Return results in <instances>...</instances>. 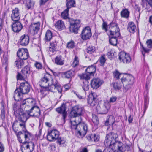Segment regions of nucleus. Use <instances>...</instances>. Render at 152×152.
<instances>
[{"label":"nucleus","mask_w":152,"mask_h":152,"mask_svg":"<svg viewBox=\"0 0 152 152\" xmlns=\"http://www.w3.org/2000/svg\"><path fill=\"white\" fill-rule=\"evenodd\" d=\"M40 23L39 22L31 24L30 26L29 29L34 32V33H37L40 29Z\"/></svg>","instance_id":"obj_31"},{"label":"nucleus","mask_w":152,"mask_h":152,"mask_svg":"<svg viewBox=\"0 0 152 152\" xmlns=\"http://www.w3.org/2000/svg\"><path fill=\"white\" fill-rule=\"evenodd\" d=\"M24 64V62L21 60L18 59L15 62V64L17 67L18 68H21V66H23Z\"/></svg>","instance_id":"obj_48"},{"label":"nucleus","mask_w":152,"mask_h":152,"mask_svg":"<svg viewBox=\"0 0 152 152\" xmlns=\"http://www.w3.org/2000/svg\"><path fill=\"white\" fill-rule=\"evenodd\" d=\"M117 99V97L115 96L111 97L109 100V102L110 103H113L116 101Z\"/></svg>","instance_id":"obj_63"},{"label":"nucleus","mask_w":152,"mask_h":152,"mask_svg":"<svg viewBox=\"0 0 152 152\" xmlns=\"http://www.w3.org/2000/svg\"><path fill=\"white\" fill-rule=\"evenodd\" d=\"M141 4L142 7H146V8L148 10L147 4L148 0H141Z\"/></svg>","instance_id":"obj_57"},{"label":"nucleus","mask_w":152,"mask_h":152,"mask_svg":"<svg viewBox=\"0 0 152 152\" xmlns=\"http://www.w3.org/2000/svg\"><path fill=\"white\" fill-rule=\"evenodd\" d=\"M107 55L109 58L110 59L113 58L114 55L113 51L111 50L110 51H109L107 53Z\"/></svg>","instance_id":"obj_62"},{"label":"nucleus","mask_w":152,"mask_h":152,"mask_svg":"<svg viewBox=\"0 0 152 152\" xmlns=\"http://www.w3.org/2000/svg\"><path fill=\"white\" fill-rule=\"evenodd\" d=\"M102 83V80L99 78H94L91 81V87L93 89H96L99 88Z\"/></svg>","instance_id":"obj_21"},{"label":"nucleus","mask_w":152,"mask_h":152,"mask_svg":"<svg viewBox=\"0 0 152 152\" xmlns=\"http://www.w3.org/2000/svg\"><path fill=\"white\" fill-rule=\"evenodd\" d=\"M59 132L57 130L54 129L48 132L47 135V139L50 142L56 141L59 137Z\"/></svg>","instance_id":"obj_17"},{"label":"nucleus","mask_w":152,"mask_h":152,"mask_svg":"<svg viewBox=\"0 0 152 152\" xmlns=\"http://www.w3.org/2000/svg\"><path fill=\"white\" fill-rule=\"evenodd\" d=\"M75 47V43L74 41L71 40L68 42L66 45V47L69 49H72Z\"/></svg>","instance_id":"obj_51"},{"label":"nucleus","mask_w":152,"mask_h":152,"mask_svg":"<svg viewBox=\"0 0 152 152\" xmlns=\"http://www.w3.org/2000/svg\"><path fill=\"white\" fill-rule=\"evenodd\" d=\"M114 76V77L116 79H118L119 78V77L121 76V74H120L119 72L116 71L113 73Z\"/></svg>","instance_id":"obj_61"},{"label":"nucleus","mask_w":152,"mask_h":152,"mask_svg":"<svg viewBox=\"0 0 152 152\" xmlns=\"http://www.w3.org/2000/svg\"><path fill=\"white\" fill-rule=\"evenodd\" d=\"M53 37V34L51 31L48 30L46 32L44 40L46 42L50 41Z\"/></svg>","instance_id":"obj_35"},{"label":"nucleus","mask_w":152,"mask_h":152,"mask_svg":"<svg viewBox=\"0 0 152 152\" xmlns=\"http://www.w3.org/2000/svg\"><path fill=\"white\" fill-rule=\"evenodd\" d=\"M57 140V142L58 143L59 145L64 144L65 142V140L63 137H58Z\"/></svg>","instance_id":"obj_56"},{"label":"nucleus","mask_w":152,"mask_h":152,"mask_svg":"<svg viewBox=\"0 0 152 152\" xmlns=\"http://www.w3.org/2000/svg\"><path fill=\"white\" fill-rule=\"evenodd\" d=\"M136 26L133 22H130L128 24L127 30L131 33H134L135 32Z\"/></svg>","instance_id":"obj_34"},{"label":"nucleus","mask_w":152,"mask_h":152,"mask_svg":"<svg viewBox=\"0 0 152 152\" xmlns=\"http://www.w3.org/2000/svg\"><path fill=\"white\" fill-rule=\"evenodd\" d=\"M57 43L56 41L50 43V45L48 51V54L50 56L55 54L57 50Z\"/></svg>","instance_id":"obj_23"},{"label":"nucleus","mask_w":152,"mask_h":152,"mask_svg":"<svg viewBox=\"0 0 152 152\" xmlns=\"http://www.w3.org/2000/svg\"><path fill=\"white\" fill-rule=\"evenodd\" d=\"M48 86H44V87H41V89L40 90V92L42 94H44L45 91H49V87Z\"/></svg>","instance_id":"obj_52"},{"label":"nucleus","mask_w":152,"mask_h":152,"mask_svg":"<svg viewBox=\"0 0 152 152\" xmlns=\"http://www.w3.org/2000/svg\"><path fill=\"white\" fill-rule=\"evenodd\" d=\"M72 130L75 131L76 135L78 137L82 138L85 135L88 131V126L85 123L79 124L77 126L73 125Z\"/></svg>","instance_id":"obj_3"},{"label":"nucleus","mask_w":152,"mask_h":152,"mask_svg":"<svg viewBox=\"0 0 152 152\" xmlns=\"http://www.w3.org/2000/svg\"><path fill=\"white\" fill-rule=\"evenodd\" d=\"M92 121L95 124L97 125L99 124V120L97 116L95 114L92 115Z\"/></svg>","instance_id":"obj_50"},{"label":"nucleus","mask_w":152,"mask_h":152,"mask_svg":"<svg viewBox=\"0 0 152 152\" xmlns=\"http://www.w3.org/2000/svg\"><path fill=\"white\" fill-rule=\"evenodd\" d=\"M120 14L122 17L127 18L129 17V12L127 9H125L124 10H123L121 12Z\"/></svg>","instance_id":"obj_42"},{"label":"nucleus","mask_w":152,"mask_h":152,"mask_svg":"<svg viewBox=\"0 0 152 152\" xmlns=\"http://www.w3.org/2000/svg\"><path fill=\"white\" fill-rule=\"evenodd\" d=\"M108 26L107 25V23L106 22L103 21V23L102 25V28L103 30H104L105 32H107L108 30L107 27L109 26V25Z\"/></svg>","instance_id":"obj_55"},{"label":"nucleus","mask_w":152,"mask_h":152,"mask_svg":"<svg viewBox=\"0 0 152 152\" xmlns=\"http://www.w3.org/2000/svg\"><path fill=\"white\" fill-rule=\"evenodd\" d=\"M86 138L89 142H97L99 140V136L95 134H88L86 136Z\"/></svg>","instance_id":"obj_29"},{"label":"nucleus","mask_w":152,"mask_h":152,"mask_svg":"<svg viewBox=\"0 0 152 152\" xmlns=\"http://www.w3.org/2000/svg\"><path fill=\"white\" fill-rule=\"evenodd\" d=\"M95 47L92 46H89L86 49V52L90 54L95 52Z\"/></svg>","instance_id":"obj_45"},{"label":"nucleus","mask_w":152,"mask_h":152,"mask_svg":"<svg viewBox=\"0 0 152 152\" xmlns=\"http://www.w3.org/2000/svg\"><path fill=\"white\" fill-rule=\"evenodd\" d=\"M66 107L65 104L63 103L59 107L56 109V111L59 113L62 114L63 118L64 120L66 116Z\"/></svg>","instance_id":"obj_26"},{"label":"nucleus","mask_w":152,"mask_h":152,"mask_svg":"<svg viewBox=\"0 0 152 152\" xmlns=\"http://www.w3.org/2000/svg\"><path fill=\"white\" fill-rule=\"evenodd\" d=\"M61 56H58L55 58V63L58 65H62L64 64V60L62 59Z\"/></svg>","instance_id":"obj_41"},{"label":"nucleus","mask_w":152,"mask_h":152,"mask_svg":"<svg viewBox=\"0 0 152 152\" xmlns=\"http://www.w3.org/2000/svg\"><path fill=\"white\" fill-rule=\"evenodd\" d=\"M8 56L7 53L6 54L4 53L3 56V58L1 59V62L2 66L4 67L6 72H7L8 70Z\"/></svg>","instance_id":"obj_28"},{"label":"nucleus","mask_w":152,"mask_h":152,"mask_svg":"<svg viewBox=\"0 0 152 152\" xmlns=\"http://www.w3.org/2000/svg\"><path fill=\"white\" fill-rule=\"evenodd\" d=\"M22 147L24 150H27V152H32L34 148V145L32 142L24 141L23 143Z\"/></svg>","instance_id":"obj_20"},{"label":"nucleus","mask_w":152,"mask_h":152,"mask_svg":"<svg viewBox=\"0 0 152 152\" xmlns=\"http://www.w3.org/2000/svg\"><path fill=\"white\" fill-rule=\"evenodd\" d=\"M35 66L37 68L39 69H41L42 67V66L41 64L38 62H36L35 63Z\"/></svg>","instance_id":"obj_64"},{"label":"nucleus","mask_w":152,"mask_h":152,"mask_svg":"<svg viewBox=\"0 0 152 152\" xmlns=\"http://www.w3.org/2000/svg\"><path fill=\"white\" fill-rule=\"evenodd\" d=\"M30 116L38 117L40 115V111L37 106L33 107L28 110Z\"/></svg>","instance_id":"obj_19"},{"label":"nucleus","mask_w":152,"mask_h":152,"mask_svg":"<svg viewBox=\"0 0 152 152\" xmlns=\"http://www.w3.org/2000/svg\"><path fill=\"white\" fill-rule=\"evenodd\" d=\"M112 85L114 89L115 90H119L121 89L122 84L120 82L113 83Z\"/></svg>","instance_id":"obj_44"},{"label":"nucleus","mask_w":152,"mask_h":152,"mask_svg":"<svg viewBox=\"0 0 152 152\" xmlns=\"http://www.w3.org/2000/svg\"><path fill=\"white\" fill-rule=\"evenodd\" d=\"M82 79L85 80L83 81V85L82 88L84 91L85 92L88 91L89 88V86L88 84V80L89 79Z\"/></svg>","instance_id":"obj_39"},{"label":"nucleus","mask_w":152,"mask_h":152,"mask_svg":"<svg viewBox=\"0 0 152 152\" xmlns=\"http://www.w3.org/2000/svg\"><path fill=\"white\" fill-rule=\"evenodd\" d=\"M57 43L56 41L50 43V45L48 51V54L50 56L55 54L57 50Z\"/></svg>","instance_id":"obj_24"},{"label":"nucleus","mask_w":152,"mask_h":152,"mask_svg":"<svg viewBox=\"0 0 152 152\" xmlns=\"http://www.w3.org/2000/svg\"><path fill=\"white\" fill-rule=\"evenodd\" d=\"M1 136L0 133V152H3L4 150V145L1 141Z\"/></svg>","instance_id":"obj_58"},{"label":"nucleus","mask_w":152,"mask_h":152,"mask_svg":"<svg viewBox=\"0 0 152 152\" xmlns=\"http://www.w3.org/2000/svg\"><path fill=\"white\" fill-rule=\"evenodd\" d=\"M48 87H49V91L55 92L57 91L58 93L60 94L62 92L61 86H56L50 84Z\"/></svg>","instance_id":"obj_33"},{"label":"nucleus","mask_w":152,"mask_h":152,"mask_svg":"<svg viewBox=\"0 0 152 152\" xmlns=\"http://www.w3.org/2000/svg\"><path fill=\"white\" fill-rule=\"evenodd\" d=\"M31 86L27 81L20 83L18 88V90L23 94H26L28 93L30 90Z\"/></svg>","instance_id":"obj_14"},{"label":"nucleus","mask_w":152,"mask_h":152,"mask_svg":"<svg viewBox=\"0 0 152 152\" xmlns=\"http://www.w3.org/2000/svg\"><path fill=\"white\" fill-rule=\"evenodd\" d=\"M74 75L75 72L72 70H70L64 72H62L61 73V75L62 77H64L65 78L67 79L71 78Z\"/></svg>","instance_id":"obj_32"},{"label":"nucleus","mask_w":152,"mask_h":152,"mask_svg":"<svg viewBox=\"0 0 152 152\" xmlns=\"http://www.w3.org/2000/svg\"><path fill=\"white\" fill-rule=\"evenodd\" d=\"M19 10L18 8H15L12 10L11 18L14 21H19L20 17V15L19 12Z\"/></svg>","instance_id":"obj_22"},{"label":"nucleus","mask_w":152,"mask_h":152,"mask_svg":"<svg viewBox=\"0 0 152 152\" xmlns=\"http://www.w3.org/2000/svg\"><path fill=\"white\" fill-rule=\"evenodd\" d=\"M79 60L78 57L75 56L74 58V60L72 64V66L73 67H75L78 65Z\"/></svg>","instance_id":"obj_49"},{"label":"nucleus","mask_w":152,"mask_h":152,"mask_svg":"<svg viewBox=\"0 0 152 152\" xmlns=\"http://www.w3.org/2000/svg\"><path fill=\"white\" fill-rule=\"evenodd\" d=\"M75 117V119L74 120H72L71 121V127L72 129V126L74 125L75 126H77L79 124H81L83 123H81L82 118L81 117Z\"/></svg>","instance_id":"obj_30"},{"label":"nucleus","mask_w":152,"mask_h":152,"mask_svg":"<svg viewBox=\"0 0 152 152\" xmlns=\"http://www.w3.org/2000/svg\"><path fill=\"white\" fill-rule=\"evenodd\" d=\"M51 80H52V75L47 73L44 75L40 81L39 82V85L41 87L49 86L50 85V81Z\"/></svg>","instance_id":"obj_10"},{"label":"nucleus","mask_w":152,"mask_h":152,"mask_svg":"<svg viewBox=\"0 0 152 152\" xmlns=\"http://www.w3.org/2000/svg\"><path fill=\"white\" fill-rule=\"evenodd\" d=\"M96 70V63L88 66L86 70V72L79 75L80 79H90V76H93Z\"/></svg>","instance_id":"obj_6"},{"label":"nucleus","mask_w":152,"mask_h":152,"mask_svg":"<svg viewBox=\"0 0 152 152\" xmlns=\"http://www.w3.org/2000/svg\"><path fill=\"white\" fill-rule=\"evenodd\" d=\"M70 26L69 30L71 32L77 33V31L80 26V20H74L69 19Z\"/></svg>","instance_id":"obj_7"},{"label":"nucleus","mask_w":152,"mask_h":152,"mask_svg":"<svg viewBox=\"0 0 152 152\" xmlns=\"http://www.w3.org/2000/svg\"><path fill=\"white\" fill-rule=\"evenodd\" d=\"M69 9L66 8L63 12L61 14V17L64 19H66L68 18V12Z\"/></svg>","instance_id":"obj_47"},{"label":"nucleus","mask_w":152,"mask_h":152,"mask_svg":"<svg viewBox=\"0 0 152 152\" xmlns=\"http://www.w3.org/2000/svg\"><path fill=\"white\" fill-rule=\"evenodd\" d=\"M110 107L109 103L104 102L103 104H98L96 110L97 113L101 114H105L108 112Z\"/></svg>","instance_id":"obj_8"},{"label":"nucleus","mask_w":152,"mask_h":152,"mask_svg":"<svg viewBox=\"0 0 152 152\" xmlns=\"http://www.w3.org/2000/svg\"><path fill=\"white\" fill-rule=\"evenodd\" d=\"M36 104L35 101L33 99L28 98L25 99L22 101L21 103V107H25L24 109H31L33 106H35L34 105Z\"/></svg>","instance_id":"obj_12"},{"label":"nucleus","mask_w":152,"mask_h":152,"mask_svg":"<svg viewBox=\"0 0 152 152\" xmlns=\"http://www.w3.org/2000/svg\"><path fill=\"white\" fill-rule=\"evenodd\" d=\"M24 109L27 112L26 113H23L20 109H18L14 112V114L16 118L20 122H26L30 116L28 110L26 109Z\"/></svg>","instance_id":"obj_5"},{"label":"nucleus","mask_w":152,"mask_h":152,"mask_svg":"<svg viewBox=\"0 0 152 152\" xmlns=\"http://www.w3.org/2000/svg\"><path fill=\"white\" fill-rule=\"evenodd\" d=\"M118 59L124 63H128L131 61V58L129 54L121 51L118 54Z\"/></svg>","instance_id":"obj_16"},{"label":"nucleus","mask_w":152,"mask_h":152,"mask_svg":"<svg viewBox=\"0 0 152 152\" xmlns=\"http://www.w3.org/2000/svg\"><path fill=\"white\" fill-rule=\"evenodd\" d=\"M140 49L142 53L143 56H145V53H148L149 52L150 50L145 48L142 45V44L141 43H140Z\"/></svg>","instance_id":"obj_46"},{"label":"nucleus","mask_w":152,"mask_h":152,"mask_svg":"<svg viewBox=\"0 0 152 152\" xmlns=\"http://www.w3.org/2000/svg\"><path fill=\"white\" fill-rule=\"evenodd\" d=\"M21 93L18 90V88H17L14 92L13 97L15 100L17 101H19L21 99Z\"/></svg>","instance_id":"obj_37"},{"label":"nucleus","mask_w":152,"mask_h":152,"mask_svg":"<svg viewBox=\"0 0 152 152\" xmlns=\"http://www.w3.org/2000/svg\"><path fill=\"white\" fill-rule=\"evenodd\" d=\"M20 44L22 46H26L28 44L29 37L28 34H25L22 36L20 39Z\"/></svg>","instance_id":"obj_27"},{"label":"nucleus","mask_w":152,"mask_h":152,"mask_svg":"<svg viewBox=\"0 0 152 152\" xmlns=\"http://www.w3.org/2000/svg\"><path fill=\"white\" fill-rule=\"evenodd\" d=\"M66 5L67 9H69L74 7V5L75 4V1L74 0H66Z\"/></svg>","instance_id":"obj_43"},{"label":"nucleus","mask_w":152,"mask_h":152,"mask_svg":"<svg viewBox=\"0 0 152 152\" xmlns=\"http://www.w3.org/2000/svg\"><path fill=\"white\" fill-rule=\"evenodd\" d=\"M98 102V96L94 92L90 94L88 98V102L91 106L96 105Z\"/></svg>","instance_id":"obj_15"},{"label":"nucleus","mask_w":152,"mask_h":152,"mask_svg":"<svg viewBox=\"0 0 152 152\" xmlns=\"http://www.w3.org/2000/svg\"><path fill=\"white\" fill-rule=\"evenodd\" d=\"M109 26V31L107 32V34L109 36H109L110 43L112 45L116 46L118 39L122 38L120 35V29L115 21H113Z\"/></svg>","instance_id":"obj_2"},{"label":"nucleus","mask_w":152,"mask_h":152,"mask_svg":"<svg viewBox=\"0 0 152 152\" xmlns=\"http://www.w3.org/2000/svg\"><path fill=\"white\" fill-rule=\"evenodd\" d=\"M55 26L59 30H61L65 28L64 22L61 20L57 21Z\"/></svg>","instance_id":"obj_38"},{"label":"nucleus","mask_w":152,"mask_h":152,"mask_svg":"<svg viewBox=\"0 0 152 152\" xmlns=\"http://www.w3.org/2000/svg\"><path fill=\"white\" fill-rule=\"evenodd\" d=\"M50 84L52 85L56 86H61L56 79H53L52 77V80H51L50 81Z\"/></svg>","instance_id":"obj_54"},{"label":"nucleus","mask_w":152,"mask_h":152,"mask_svg":"<svg viewBox=\"0 0 152 152\" xmlns=\"http://www.w3.org/2000/svg\"><path fill=\"white\" fill-rule=\"evenodd\" d=\"M23 132L25 139V141H29L30 138L32 137V134L26 130L23 131Z\"/></svg>","instance_id":"obj_40"},{"label":"nucleus","mask_w":152,"mask_h":152,"mask_svg":"<svg viewBox=\"0 0 152 152\" xmlns=\"http://www.w3.org/2000/svg\"><path fill=\"white\" fill-rule=\"evenodd\" d=\"M30 73V68L26 66L22 70L21 73H18L17 76V80H21L27 78Z\"/></svg>","instance_id":"obj_9"},{"label":"nucleus","mask_w":152,"mask_h":152,"mask_svg":"<svg viewBox=\"0 0 152 152\" xmlns=\"http://www.w3.org/2000/svg\"><path fill=\"white\" fill-rule=\"evenodd\" d=\"M147 47L149 48H152V40L151 39L148 40L146 42Z\"/></svg>","instance_id":"obj_60"},{"label":"nucleus","mask_w":152,"mask_h":152,"mask_svg":"<svg viewBox=\"0 0 152 152\" xmlns=\"http://www.w3.org/2000/svg\"><path fill=\"white\" fill-rule=\"evenodd\" d=\"M81 38L84 40L89 39L91 37L92 34L90 27L87 26L82 30L81 34Z\"/></svg>","instance_id":"obj_18"},{"label":"nucleus","mask_w":152,"mask_h":152,"mask_svg":"<svg viewBox=\"0 0 152 152\" xmlns=\"http://www.w3.org/2000/svg\"><path fill=\"white\" fill-rule=\"evenodd\" d=\"M118 137L117 134L113 132H110L106 134L104 142L105 146L109 147L111 150H114L115 148V145L118 147V152L128 151L130 150L131 145L123 144L120 141H116V139Z\"/></svg>","instance_id":"obj_1"},{"label":"nucleus","mask_w":152,"mask_h":152,"mask_svg":"<svg viewBox=\"0 0 152 152\" xmlns=\"http://www.w3.org/2000/svg\"><path fill=\"white\" fill-rule=\"evenodd\" d=\"M35 4V2L32 0L26 1L25 4V7L28 10L32 9Z\"/></svg>","instance_id":"obj_36"},{"label":"nucleus","mask_w":152,"mask_h":152,"mask_svg":"<svg viewBox=\"0 0 152 152\" xmlns=\"http://www.w3.org/2000/svg\"><path fill=\"white\" fill-rule=\"evenodd\" d=\"M14 22L12 26V30L15 32H18L22 29L23 26L20 22Z\"/></svg>","instance_id":"obj_25"},{"label":"nucleus","mask_w":152,"mask_h":152,"mask_svg":"<svg viewBox=\"0 0 152 152\" xmlns=\"http://www.w3.org/2000/svg\"><path fill=\"white\" fill-rule=\"evenodd\" d=\"M17 56L23 61L27 59L29 57L28 50L26 48L19 49L17 52Z\"/></svg>","instance_id":"obj_13"},{"label":"nucleus","mask_w":152,"mask_h":152,"mask_svg":"<svg viewBox=\"0 0 152 152\" xmlns=\"http://www.w3.org/2000/svg\"><path fill=\"white\" fill-rule=\"evenodd\" d=\"M5 110L4 108L3 107V108L1 110V118L3 120H4L5 119Z\"/></svg>","instance_id":"obj_59"},{"label":"nucleus","mask_w":152,"mask_h":152,"mask_svg":"<svg viewBox=\"0 0 152 152\" xmlns=\"http://www.w3.org/2000/svg\"><path fill=\"white\" fill-rule=\"evenodd\" d=\"M84 111V108L79 105H76L72 107L70 116L76 117L81 115Z\"/></svg>","instance_id":"obj_11"},{"label":"nucleus","mask_w":152,"mask_h":152,"mask_svg":"<svg viewBox=\"0 0 152 152\" xmlns=\"http://www.w3.org/2000/svg\"><path fill=\"white\" fill-rule=\"evenodd\" d=\"M99 62L101 63L100 65L101 66H103L104 64L106 61V59L104 55L102 56L99 58Z\"/></svg>","instance_id":"obj_53"},{"label":"nucleus","mask_w":152,"mask_h":152,"mask_svg":"<svg viewBox=\"0 0 152 152\" xmlns=\"http://www.w3.org/2000/svg\"><path fill=\"white\" fill-rule=\"evenodd\" d=\"M121 80L124 88L127 91L132 87L134 78L132 75H128L123 77Z\"/></svg>","instance_id":"obj_4"}]
</instances>
